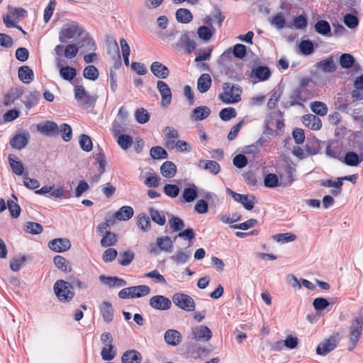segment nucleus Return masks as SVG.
<instances>
[{
	"mask_svg": "<svg viewBox=\"0 0 363 363\" xmlns=\"http://www.w3.org/2000/svg\"><path fill=\"white\" fill-rule=\"evenodd\" d=\"M254 76L259 81L268 79L271 75L269 69L267 67L259 66L252 70Z\"/></svg>",
	"mask_w": 363,
	"mask_h": 363,
	"instance_id": "40",
	"label": "nucleus"
},
{
	"mask_svg": "<svg viewBox=\"0 0 363 363\" xmlns=\"http://www.w3.org/2000/svg\"><path fill=\"white\" fill-rule=\"evenodd\" d=\"M48 246L54 252H62L71 247V242L66 238H56L49 242Z\"/></svg>",
	"mask_w": 363,
	"mask_h": 363,
	"instance_id": "13",
	"label": "nucleus"
},
{
	"mask_svg": "<svg viewBox=\"0 0 363 363\" xmlns=\"http://www.w3.org/2000/svg\"><path fill=\"white\" fill-rule=\"evenodd\" d=\"M54 291L61 302H69L74 296L72 285L64 280H58L55 282Z\"/></svg>",
	"mask_w": 363,
	"mask_h": 363,
	"instance_id": "2",
	"label": "nucleus"
},
{
	"mask_svg": "<svg viewBox=\"0 0 363 363\" xmlns=\"http://www.w3.org/2000/svg\"><path fill=\"white\" fill-rule=\"evenodd\" d=\"M149 213L153 222L162 226L165 224L166 216L164 212L159 211L154 208H150Z\"/></svg>",
	"mask_w": 363,
	"mask_h": 363,
	"instance_id": "35",
	"label": "nucleus"
},
{
	"mask_svg": "<svg viewBox=\"0 0 363 363\" xmlns=\"http://www.w3.org/2000/svg\"><path fill=\"white\" fill-rule=\"evenodd\" d=\"M133 138L128 135H120L117 138V143L121 149L126 150L133 145Z\"/></svg>",
	"mask_w": 363,
	"mask_h": 363,
	"instance_id": "46",
	"label": "nucleus"
},
{
	"mask_svg": "<svg viewBox=\"0 0 363 363\" xmlns=\"http://www.w3.org/2000/svg\"><path fill=\"white\" fill-rule=\"evenodd\" d=\"M37 129L39 132L46 135L56 134L59 132L57 124L52 121H46L43 123L38 124Z\"/></svg>",
	"mask_w": 363,
	"mask_h": 363,
	"instance_id": "19",
	"label": "nucleus"
},
{
	"mask_svg": "<svg viewBox=\"0 0 363 363\" xmlns=\"http://www.w3.org/2000/svg\"><path fill=\"white\" fill-rule=\"evenodd\" d=\"M355 89L352 92V96L355 99H363V74L357 77L354 82Z\"/></svg>",
	"mask_w": 363,
	"mask_h": 363,
	"instance_id": "37",
	"label": "nucleus"
},
{
	"mask_svg": "<svg viewBox=\"0 0 363 363\" xmlns=\"http://www.w3.org/2000/svg\"><path fill=\"white\" fill-rule=\"evenodd\" d=\"M137 225L138 228L144 232H147L151 228L150 218L143 213L138 214L137 217Z\"/></svg>",
	"mask_w": 363,
	"mask_h": 363,
	"instance_id": "38",
	"label": "nucleus"
},
{
	"mask_svg": "<svg viewBox=\"0 0 363 363\" xmlns=\"http://www.w3.org/2000/svg\"><path fill=\"white\" fill-rule=\"evenodd\" d=\"M302 122L305 126L314 130H318L322 127L321 120L317 116L307 114L302 116Z\"/></svg>",
	"mask_w": 363,
	"mask_h": 363,
	"instance_id": "15",
	"label": "nucleus"
},
{
	"mask_svg": "<svg viewBox=\"0 0 363 363\" xmlns=\"http://www.w3.org/2000/svg\"><path fill=\"white\" fill-rule=\"evenodd\" d=\"M28 142V134L22 133L15 135L11 140L10 144L14 149L21 150L24 148Z\"/></svg>",
	"mask_w": 363,
	"mask_h": 363,
	"instance_id": "20",
	"label": "nucleus"
},
{
	"mask_svg": "<svg viewBox=\"0 0 363 363\" xmlns=\"http://www.w3.org/2000/svg\"><path fill=\"white\" fill-rule=\"evenodd\" d=\"M150 154L153 159H166L168 157L166 150L160 146L153 147L150 149Z\"/></svg>",
	"mask_w": 363,
	"mask_h": 363,
	"instance_id": "51",
	"label": "nucleus"
},
{
	"mask_svg": "<svg viewBox=\"0 0 363 363\" xmlns=\"http://www.w3.org/2000/svg\"><path fill=\"white\" fill-rule=\"evenodd\" d=\"M99 71L94 65L86 66L83 71V76L89 80L95 81L99 77Z\"/></svg>",
	"mask_w": 363,
	"mask_h": 363,
	"instance_id": "47",
	"label": "nucleus"
},
{
	"mask_svg": "<svg viewBox=\"0 0 363 363\" xmlns=\"http://www.w3.org/2000/svg\"><path fill=\"white\" fill-rule=\"evenodd\" d=\"M101 356L104 361L113 360L116 356V350L113 345L104 346L101 351Z\"/></svg>",
	"mask_w": 363,
	"mask_h": 363,
	"instance_id": "45",
	"label": "nucleus"
},
{
	"mask_svg": "<svg viewBox=\"0 0 363 363\" xmlns=\"http://www.w3.org/2000/svg\"><path fill=\"white\" fill-rule=\"evenodd\" d=\"M100 313L106 323H111L113 319V309L108 301H103L99 306Z\"/></svg>",
	"mask_w": 363,
	"mask_h": 363,
	"instance_id": "22",
	"label": "nucleus"
},
{
	"mask_svg": "<svg viewBox=\"0 0 363 363\" xmlns=\"http://www.w3.org/2000/svg\"><path fill=\"white\" fill-rule=\"evenodd\" d=\"M264 184L268 188H274L278 186L279 177L275 174H267L264 178Z\"/></svg>",
	"mask_w": 363,
	"mask_h": 363,
	"instance_id": "58",
	"label": "nucleus"
},
{
	"mask_svg": "<svg viewBox=\"0 0 363 363\" xmlns=\"http://www.w3.org/2000/svg\"><path fill=\"white\" fill-rule=\"evenodd\" d=\"M26 260V258L24 255L18 256L13 258L10 262V268L12 271L16 272L18 271L21 267L23 265Z\"/></svg>",
	"mask_w": 363,
	"mask_h": 363,
	"instance_id": "63",
	"label": "nucleus"
},
{
	"mask_svg": "<svg viewBox=\"0 0 363 363\" xmlns=\"http://www.w3.org/2000/svg\"><path fill=\"white\" fill-rule=\"evenodd\" d=\"M150 306L156 310L167 311L172 306L170 299L162 295H156L150 298Z\"/></svg>",
	"mask_w": 363,
	"mask_h": 363,
	"instance_id": "10",
	"label": "nucleus"
},
{
	"mask_svg": "<svg viewBox=\"0 0 363 363\" xmlns=\"http://www.w3.org/2000/svg\"><path fill=\"white\" fill-rule=\"evenodd\" d=\"M180 41L185 45L186 50L189 53L191 52L196 47V42L193 40H191L186 33L181 35Z\"/></svg>",
	"mask_w": 363,
	"mask_h": 363,
	"instance_id": "56",
	"label": "nucleus"
},
{
	"mask_svg": "<svg viewBox=\"0 0 363 363\" xmlns=\"http://www.w3.org/2000/svg\"><path fill=\"white\" fill-rule=\"evenodd\" d=\"M198 196L197 187L193 185L191 187L185 188L182 193V197L186 202H191L196 199Z\"/></svg>",
	"mask_w": 363,
	"mask_h": 363,
	"instance_id": "44",
	"label": "nucleus"
},
{
	"mask_svg": "<svg viewBox=\"0 0 363 363\" xmlns=\"http://www.w3.org/2000/svg\"><path fill=\"white\" fill-rule=\"evenodd\" d=\"M134 253L130 250L124 251L120 255L118 262L121 265L127 266L130 264L134 259Z\"/></svg>",
	"mask_w": 363,
	"mask_h": 363,
	"instance_id": "52",
	"label": "nucleus"
},
{
	"mask_svg": "<svg viewBox=\"0 0 363 363\" xmlns=\"http://www.w3.org/2000/svg\"><path fill=\"white\" fill-rule=\"evenodd\" d=\"M310 107L313 113L320 116H325L328 113L327 106L321 101H313L311 103Z\"/></svg>",
	"mask_w": 363,
	"mask_h": 363,
	"instance_id": "43",
	"label": "nucleus"
},
{
	"mask_svg": "<svg viewBox=\"0 0 363 363\" xmlns=\"http://www.w3.org/2000/svg\"><path fill=\"white\" fill-rule=\"evenodd\" d=\"M197 34L199 38L203 40L208 41L211 38L213 32L208 26H202L198 28Z\"/></svg>",
	"mask_w": 363,
	"mask_h": 363,
	"instance_id": "57",
	"label": "nucleus"
},
{
	"mask_svg": "<svg viewBox=\"0 0 363 363\" xmlns=\"http://www.w3.org/2000/svg\"><path fill=\"white\" fill-rule=\"evenodd\" d=\"M198 167L202 168L213 174H217L220 170L219 164L213 160H201L198 163Z\"/></svg>",
	"mask_w": 363,
	"mask_h": 363,
	"instance_id": "24",
	"label": "nucleus"
},
{
	"mask_svg": "<svg viewBox=\"0 0 363 363\" xmlns=\"http://www.w3.org/2000/svg\"><path fill=\"white\" fill-rule=\"evenodd\" d=\"M167 344L172 346L178 345L182 341V335L177 330H167L164 335Z\"/></svg>",
	"mask_w": 363,
	"mask_h": 363,
	"instance_id": "21",
	"label": "nucleus"
},
{
	"mask_svg": "<svg viewBox=\"0 0 363 363\" xmlns=\"http://www.w3.org/2000/svg\"><path fill=\"white\" fill-rule=\"evenodd\" d=\"M354 62V59L352 55L345 53L340 57V64L343 68H350Z\"/></svg>",
	"mask_w": 363,
	"mask_h": 363,
	"instance_id": "64",
	"label": "nucleus"
},
{
	"mask_svg": "<svg viewBox=\"0 0 363 363\" xmlns=\"http://www.w3.org/2000/svg\"><path fill=\"white\" fill-rule=\"evenodd\" d=\"M150 293V288L146 285H139L124 288L118 292L121 299L136 298L146 296Z\"/></svg>",
	"mask_w": 363,
	"mask_h": 363,
	"instance_id": "4",
	"label": "nucleus"
},
{
	"mask_svg": "<svg viewBox=\"0 0 363 363\" xmlns=\"http://www.w3.org/2000/svg\"><path fill=\"white\" fill-rule=\"evenodd\" d=\"M269 21L272 26L277 30L283 29L286 24L285 16L283 13L279 12L272 16L269 18Z\"/></svg>",
	"mask_w": 363,
	"mask_h": 363,
	"instance_id": "27",
	"label": "nucleus"
},
{
	"mask_svg": "<svg viewBox=\"0 0 363 363\" xmlns=\"http://www.w3.org/2000/svg\"><path fill=\"white\" fill-rule=\"evenodd\" d=\"M236 115V111L233 107L223 108L219 113L220 119L224 121H227L235 118Z\"/></svg>",
	"mask_w": 363,
	"mask_h": 363,
	"instance_id": "53",
	"label": "nucleus"
},
{
	"mask_svg": "<svg viewBox=\"0 0 363 363\" xmlns=\"http://www.w3.org/2000/svg\"><path fill=\"white\" fill-rule=\"evenodd\" d=\"M54 263L55 266L62 272H69L72 270L71 265L65 257L60 255H56L54 257Z\"/></svg>",
	"mask_w": 363,
	"mask_h": 363,
	"instance_id": "39",
	"label": "nucleus"
},
{
	"mask_svg": "<svg viewBox=\"0 0 363 363\" xmlns=\"http://www.w3.org/2000/svg\"><path fill=\"white\" fill-rule=\"evenodd\" d=\"M80 147L85 152H89L92 150L93 143L91 138L86 135L82 134L79 138Z\"/></svg>",
	"mask_w": 363,
	"mask_h": 363,
	"instance_id": "48",
	"label": "nucleus"
},
{
	"mask_svg": "<svg viewBox=\"0 0 363 363\" xmlns=\"http://www.w3.org/2000/svg\"><path fill=\"white\" fill-rule=\"evenodd\" d=\"M141 360V354L135 350L125 352L121 357L122 363H140Z\"/></svg>",
	"mask_w": 363,
	"mask_h": 363,
	"instance_id": "23",
	"label": "nucleus"
},
{
	"mask_svg": "<svg viewBox=\"0 0 363 363\" xmlns=\"http://www.w3.org/2000/svg\"><path fill=\"white\" fill-rule=\"evenodd\" d=\"M22 95V91L18 88L11 89L4 96V104L6 106L12 104Z\"/></svg>",
	"mask_w": 363,
	"mask_h": 363,
	"instance_id": "36",
	"label": "nucleus"
},
{
	"mask_svg": "<svg viewBox=\"0 0 363 363\" xmlns=\"http://www.w3.org/2000/svg\"><path fill=\"white\" fill-rule=\"evenodd\" d=\"M315 30L318 34L329 37L331 35V28L329 23L325 20H320L315 24Z\"/></svg>",
	"mask_w": 363,
	"mask_h": 363,
	"instance_id": "31",
	"label": "nucleus"
},
{
	"mask_svg": "<svg viewBox=\"0 0 363 363\" xmlns=\"http://www.w3.org/2000/svg\"><path fill=\"white\" fill-rule=\"evenodd\" d=\"M160 172L164 177L172 178L177 173V167L172 162L167 161L160 167Z\"/></svg>",
	"mask_w": 363,
	"mask_h": 363,
	"instance_id": "28",
	"label": "nucleus"
},
{
	"mask_svg": "<svg viewBox=\"0 0 363 363\" xmlns=\"http://www.w3.org/2000/svg\"><path fill=\"white\" fill-rule=\"evenodd\" d=\"M343 22L350 29H354L359 25L358 18L350 13H347L344 16Z\"/></svg>",
	"mask_w": 363,
	"mask_h": 363,
	"instance_id": "60",
	"label": "nucleus"
},
{
	"mask_svg": "<svg viewBox=\"0 0 363 363\" xmlns=\"http://www.w3.org/2000/svg\"><path fill=\"white\" fill-rule=\"evenodd\" d=\"M337 341L335 336L323 340L316 347V353L325 356L333 351L337 346Z\"/></svg>",
	"mask_w": 363,
	"mask_h": 363,
	"instance_id": "11",
	"label": "nucleus"
},
{
	"mask_svg": "<svg viewBox=\"0 0 363 363\" xmlns=\"http://www.w3.org/2000/svg\"><path fill=\"white\" fill-rule=\"evenodd\" d=\"M146 278L152 279L156 283L161 284L162 285H167V281L164 276L160 274V272L157 270H152L148 273H146L144 275Z\"/></svg>",
	"mask_w": 363,
	"mask_h": 363,
	"instance_id": "54",
	"label": "nucleus"
},
{
	"mask_svg": "<svg viewBox=\"0 0 363 363\" xmlns=\"http://www.w3.org/2000/svg\"><path fill=\"white\" fill-rule=\"evenodd\" d=\"M9 162L13 172L17 175H23L24 173V167L22 162L14 159L13 155L9 156Z\"/></svg>",
	"mask_w": 363,
	"mask_h": 363,
	"instance_id": "41",
	"label": "nucleus"
},
{
	"mask_svg": "<svg viewBox=\"0 0 363 363\" xmlns=\"http://www.w3.org/2000/svg\"><path fill=\"white\" fill-rule=\"evenodd\" d=\"M298 338L292 336H287L284 341H278L277 342V345L278 347H281L283 345L289 349H294L298 345Z\"/></svg>",
	"mask_w": 363,
	"mask_h": 363,
	"instance_id": "49",
	"label": "nucleus"
},
{
	"mask_svg": "<svg viewBox=\"0 0 363 363\" xmlns=\"http://www.w3.org/2000/svg\"><path fill=\"white\" fill-rule=\"evenodd\" d=\"M116 242V236L113 233H106L105 235H102V239L101 240V245L103 247H110L112 246Z\"/></svg>",
	"mask_w": 363,
	"mask_h": 363,
	"instance_id": "62",
	"label": "nucleus"
},
{
	"mask_svg": "<svg viewBox=\"0 0 363 363\" xmlns=\"http://www.w3.org/2000/svg\"><path fill=\"white\" fill-rule=\"evenodd\" d=\"M150 69L156 77L160 79H166L169 75L168 67L160 62H152Z\"/></svg>",
	"mask_w": 363,
	"mask_h": 363,
	"instance_id": "14",
	"label": "nucleus"
},
{
	"mask_svg": "<svg viewBox=\"0 0 363 363\" xmlns=\"http://www.w3.org/2000/svg\"><path fill=\"white\" fill-rule=\"evenodd\" d=\"M211 77L208 74H202L197 80V89L201 93H206L211 85Z\"/></svg>",
	"mask_w": 363,
	"mask_h": 363,
	"instance_id": "26",
	"label": "nucleus"
},
{
	"mask_svg": "<svg viewBox=\"0 0 363 363\" xmlns=\"http://www.w3.org/2000/svg\"><path fill=\"white\" fill-rule=\"evenodd\" d=\"M191 256V250L187 249H180L177 250L172 257L171 259L177 264H186Z\"/></svg>",
	"mask_w": 363,
	"mask_h": 363,
	"instance_id": "16",
	"label": "nucleus"
},
{
	"mask_svg": "<svg viewBox=\"0 0 363 363\" xmlns=\"http://www.w3.org/2000/svg\"><path fill=\"white\" fill-rule=\"evenodd\" d=\"M74 97L82 108L91 107L95 102L94 98L90 96L82 85L75 86Z\"/></svg>",
	"mask_w": 363,
	"mask_h": 363,
	"instance_id": "7",
	"label": "nucleus"
},
{
	"mask_svg": "<svg viewBox=\"0 0 363 363\" xmlns=\"http://www.w3.org/2000/svg\"><path fill=\"white\" fill-rule=\"evenodd\" d=\"M320 66L325 72H333L335 70L336 66L332 57L325 59L320 62Z\"/></svg>",
	"mask_w": 363,
	"mask_h": 363,
	"instance_id": "59",
	"label": "nucleus"
},
{
	"mask_svg": "<svg viewBox=\"0 0 363 363\" xmlns=\"http://www.w3.org/2000/svg\"><path fill=\"white\" fill-rule=\"evenodd\" d=\"M172 302L179 308L185 311L191 312L195 310V302L188 294L176 293L172 296Z\"/></svg>",
	"mask_w": 363,
	"mask_h": 363,
	"instance_id": "6",
	"label": "nucleus"
},
{
	"mask_svg": "<svg viewBox=\"0 0 363 363\" xmlns=\"http://www.w3.org/2000/svg\"><path fill=\"white\" fill-rule=\"evenodd\" d=\"M18 77L25 84H29L33 80V70L28 66H22L18 69Z\"/></svg>",
	"mask_w": 363,
	"mask_h": 363,
	"instance_id": "30",
	"label": "nucleus"
},
{
	"mask_svg": "<svg viewBox=\"0 0 363 363\" xmlns=\"http://www.w3.org/2000/svg\"><path fill=\"white\" fill-rule=\"evenodd\" d=\"M134 214L133 208L128 206H122L114 214V218L120 221H126L130 219Z\"/></svg>",
	"mask_w": 363,
	"mask_h": 363,
	"instance_id": "25",
	"label": "nucleus"
},
{
	"mask_svg": "<svg viewBox=\"0 0 363 363\" xmlns=\"http://www.w3.org/2000/svg\"><path fill=\"white\" fill-rule=\"evenodd\" d=\"M296 235L292 233H279L274 235L272 239L277 242L287 243L296 240Z\"/></svg>",
	"mask_w": 363,
	"mask_h": 363,
	"instance_id": "42",
	"label": "nucleus"
},
{
	"mask_svg": "<svg viewBox=\"0 0 363 363\" xmlns=\"http://www.w3.org/2000/svg\"><path fill=\"white\" fill-rule=\"evenodd\" d=\"M363 161V157L358 155L356 152L350 151L345 153L344 162L350 167H357Z\"/></svg>",
	"mask_w": 363,
	"mask_h": 363,
	"instance_id": "29",
	"label": "nucleus"
},
{
	"mask_svg": "<svg viewBox=\"0 0 363 363\" xmlns=\"http://www.w3.org/2000/svg\"><path fill=\"white\" fill-rule=\"evenodd\" d=\"M52 186H53V189L48 196L49 198L60 200L67 199L69 198V192L66 189V187L64 185H57L56 187L52 185Z\"/></svg>",
	"mask_w": 363,
	"mask_h": 363,
	"instance_id": "18",
	"label": "nucleus"
},
{
	"mask_svg": "<svg viewBox=\"0 0 363 363\" xmlns=\"http://www.w3.org/2000/svg\"><path fill=\"white\" fill-rule=\"evenodd\" d=\"M330 306V303L325 298H316L313 301V306L316 311H321L326 309Z\"/></svg>",
	"mask_w": 363,
	"mask_h": 363,
	"instance_id": "61",
	"label": "nucleus"
},
{
	"mask_svg": "<svg viewBox=\"0 0 363 363\" xmlns=\"http://www.w3.org/2000/svg\"><path fill=\"white\" fill-rule=\"evenodd\" d=\"M83 29L78 23L72 21L66 23L62 28L59 33V40L62 43L74 38L76 35L80 36Z\"/></svg>",
	"mask_w": 363,
	"mask_h": 363,
	"instance_id": "5",
	"label": "nucleus"
},
{
	"mask_svg": "<svg viewBox=\"0 0 363 363\" xmlns=\"http://www.w3.org/2000/svg\"><path fill=\"white\" fill-rule=\"evenodd\" d=\"M223 92L220 94V99L225 104H235L240 101L241 89L239 86L229 83L223 84Z\"/></svg>",
	"mask_w": 363,
	"mask_h": 363,
	"instance_id": "3",
	"label": "nucleus"
},
{
	"mask_svg": "<svg viewBox=\"0 0 363 363\" xmlns=\"http://www.w3.org/2000/svg\"><path fill=\"white\" fill-rule=\"evenodd\" d=\"M177 21L182 23H189L193 19L191 11L187 9H179L175 13Z\"/></svg>",
	"mask_w": 363,
	"mask_h": 363,
	"instance_id": "34",
	"label": "nucleus"
},
{
	"mask_svg": "<svg viewBox=\"0 0 363 363\" xmlns=\"http://www.w3.org/2000/svg\"><path fill=\"white\" fill-rule=\"evenodd\" d=\"M135 118L140 124L146 123L150 119V115L147 110L143 108H138L135 113Z\"/></svg>",
	"mask_w": 363,
	"mask_h": 363,
	"instance_id": "50",
	"label": "nucleus"
},
{
	"mask_svg": "<svg viewBox=\"0 0 363 363\" xmlns=\"http://www.w3.org/2000/svg\"><path fill=\"white\" fill-rule=\"evenodd\" d=\"M363 330V315L355 317L350 322L348 333L349 350H353L357 345V343L362 336Z\"/></svg>",
	"mask_w": 363,
	"mask_h": 363,
	"instance_id": "1",
	"label": "nucleus"
},
{
	"mask_svg": "<svg viewBox=\"0 0 363 363\" xmlns=\"http://www.w3.org/2000/svg\"><path fill=\"white\" fill-rule=\"evenodd\" d=\"M99 280L105 285L109 287H122L127 285L125 280L118 278L117 277H106L101 275Z\"/></svg>",
	"mask_w": 363,
	"mask_h": 363,
	"instance_id": "17",
	"label": "nucleus"
},
{
	"mask_svg": "<svg viewBox=\"0 0 363 363\" xmlns=\"http://www.w3.org/2000/svg\"><path fill=\"white\" fill-rule=\"evenodd\" d=\"M157 89L161 95V106L167 107L172 101V91L168 84L162 80L157 82Z\"/></svg>",
	"mask_w": 363,
	"mask_h": 363,
	"instance_id": "9",
	"label": "nucleus"
},
{
	"mask_svg": "<svg viewBox=\"0 0 363 363\" xmlns=\"http://www.w3.org/2000/svg\"><path fill=\"white\" fill-rule=\"evenodd\" d=\"M211 113V109L206 106L196 107L192 112L191 118L195 121H202L206 118Z\"/></svg>",
	"mask_w": 363,
	"mask_h": 363,
	"instance_id": "32",
	"label": "nucleus"
},
{
	"mask_svg": "<svg viewBox=\"0 0 363 363\" xmlns=\"http://www.w3.org/2000/svg\"><path fill=\"white\" fill-rule=\"evenodd\" d=\"M25 230L28 233L38 235L43 231V227L38 223L27 222L25 226Z\"/></svg>",
	"mask_w": 363,
	"mask_h": 363,
	"instance_id": "55",
	"label": "nucleus"
},
{
	"mask_svg": "<svg viewBox=\"0 0 363 363\" xmlns=\"http://www.w3.org/2000/svg\"><path fill=\"white\" fill-rule=\"evenodd\" d=\"M57 67L60 68V77L67 81H72L77 75V71L74 67L65 66L61 67L60 62H57Z\"/></svg>",
	"mask_w": 363,
	"mask_h": 363,
	"instance_id": "33",
	"label": "nucleus"
},
{
	"mask_svg": "<svg viewBox=\"0 0 363 363\" xmlns=\"http://www.w3.org/2000/svg\"><path fill=\"white\" fill-rule=\"evenodd\" d=\"M157 247L150 246V252L154 254H159L160 251L171 252L173 249V241L169 236L159 237L156 240Z\"/></svg>",
	"mask_w": 363,
	"mask_h": 363,
	"instance_id": "8",
	"label": "nucleus"
},
{
	"mask_svg": "<svg viewBox=\"0 0 363 363\" xmlns=\"http://www.w3.org/2000/svg\"><path fill=\"white\" fill-rule=\"evenodd\" d=\"M191 336L196 341L205 342L212 337V333L207 326L199 325L192 329Z\"/></svg>",
	"mask_w": 363,
	"mask_h": 363,
	"instance_id": "12",
	"label": "nucleus"
}]
</instances>
